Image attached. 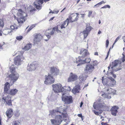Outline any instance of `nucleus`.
Wrapping results in <instances>:
<instances>
[{
    "label": "nucleus",
    "mask_w": 125,
    "mask_h": 125,
    "mask_svg": "<svg viewBox=\"0 0 125 125\" xmlns=\"http://www.w3.org/2000/svg\"><path fill=\"white\" fill-rule=\"evenodd\" d=\"M86 27L85 30L89 32L93 28L91 26H90V24L89 23H86Z\"/></svg>",
    "instance_id": "a878e982"
},
{
    "label": "nucleus",
    "mask_w": 125,
    "mask_h": 125,
    "mask_svg": "<svg viewBox=\"0 0 125 125\" xmlns=\"http://www.w3.org/2000/svg\"><path fill=\"white\" fill-rule=\"evenodd\" d=\"M7 116L9 118L11 117L13 114V110L12 109H8L6 112Z\"/></svg>",
    "instance_id": "4be33fe9"
},
{
    "label": "nucleus",
    "mask_w": 125,
    "mask_h": 125,
    "mask_svg": "<svg viewBox=\"0 0 125 125\" xmlns=\"http://www.w3.org/2000/svg\"><path fill=\"white\" fill-rule=\"evenodd\" d=\"M79 15V14L77 13H75V14H72V16H73L75 17H76L75 19H74L72 21L74 22L75 21H77L78 20L79 18L78 15Z\"/></svg>",
    "instance_id": "c85d7f7f"
},
{
    "label": "nucleus",
    "mask_w": 125,
    "mask_h": 125,
    "mask_svg": "<svg viewBox=\"0 0 125 125\" xmlns=\"http://www.w3.org/2000/svg\"><path fill=\"white\" fill-rule=\"evenodd\" d=\"M3 26V22L2 20L0 19V27H2Z\"/></svg>",
    "instance_id": "c03bdc74"
},
{
    "label": "nucleus",
    "mask_w": 125,
    "mask_h": 125,
    "mask_svg": "<svg viewBox=\"0 0 125 125\" xmlns=\"http://www.w3.org/2000/svg\"><path fill=\"white\" fill-rule=\"evenodd\" d=\"M55 79L53 77L52 75L49 73L48 75L45 76L44 83L46 84H51L55 82Z\"/></svg>",
    "instance_id": "0eeeda50"
},
{
    "label": "nucleus",
    "mask_w": 125,
    "mask_h": 125,
    "mask_svg": "<svg viewBox=\"0 0 125 125\" xmlns=\"http://www.w3.org/2000/svg\"><path fill=\"white\" fill-rule=\"evenodd\" d=\"M4 92L5 93L9 91V89L10 88V84L9 83L7 82L4 85Z\"/></svg>",
    "instance_id": "b1692460"
},
{
    "label": "nucleus",
    "mask_w": 125,
    "mask_h": 125,
    "mask_svg": "<svg viewBox=\"0 0 125 125\" xmlns=\"http://www.w3.org/2000/svg\"><path fill=\"white\" fill-rule=\"evenodd\" d=\"M18 16L21 17L18 21L19 24L23 23L25 21V17L27 16V15L25 12H24L21 9H19L18 10Z\"/></svg>",
    "instance_id": "20e7f679"
},
{
    "label": "nucleus",
    "mask_w": 125,
    "mask_h": 125,
    "mask_svg": "<svg viewBox=\"0 0 125 125\" xmlns=\"http://www.w3.org/2000/svg\"><path fill=\"white\" fill-rule=\"evenodd\" d=\"M101 124L102 125H109L108 124L105 123L103 122H102L101 123Z\"/></svg>",
    "instance_id": "6e6d98bb"
},
{
    "label": "nucleus",
    "mask_w": 125,
    "mask_h": 125,
    "mask_svg": "<svg viewBox=\"0 0 125 125\" xmlns=\"http://www.w3.org/2000/svg\"><path fill=\"white\" fill-rule=\"evenodd\" d=\"M43 0H38V3L34 2V7L37 9L40 10L42 8V6L40 5V3L41 4L43 3Z\"/></svg>",
    "instance_id": "a211bd4d"
},
{
    "label": "nucleus",
    "mask_w": 125,
    "mask_h": 125,
    "mask_svg": "<svg viewBox=\"0 0 125 125\" xmlns=\"http://www.w3.org/2000/svg\"><path fill=\"white\" fill-rule=\"evenodd\" d=\"M31 30V29L29 28V29L28 30L27 32H29Z\"/></svg>",
    "instance_id": "e2e57ef3"
},
{
    "label": "nucleus",
    "mask_w": 125,
    "mask_h": 125,
    "mask_svg": "<svg viewBox=\"0 0 125 125\" xmlns=\"http://www.w3.org/2000/svg\"><path fill=\"white\" fill-rule=\"evenodd\" d=\"M20 123L18 121H14L12 122V125H19Z\"/></svg>",
    "instance_id": "58836bf2"
},
{
    "label": "nucleus",
    "mask_w": 125,
    "mask_h": 125,
    "mask_svg": "<svg viewBox=\"0 0 125 125\" xmlns=\"http://www.w3.org/2000/svg\"><path fill=\"white\" fill-rule=\"evenodd\" d=\"M65 113L64 112V113H62L61 115H56L55 119L51 120L52 124L54 125H59L62 121V116L64 118H68V115Z\"/></svg>",
    "instance_id": "f03ea898"
},
{
    "label": "nucleus",
    "mask_w": 125,
    "mask_h": 125,
    "mask_svg": "<svg viewBox=\"0 0 125 125\" xmlns=\"http://www.w3.org/2000/svg\"><path fill=\"white\" fill-rule=\"evenodd\" d=\"M63 87H64L65 89H64V90H63V93L65 92L66 91H70L71 90V88L70 86H64Z\"/></svg>",
    "instance_id": "f704fd0d"
},
{
    "label": "nucleus",
    "mask_w": 125,
    "mask_h": 125,
    "mask_svg": "<svg viewBox=\"0 0 125 125\" xmlns=\"http://www.w3.org/2000/svg\"><path fill=\"white\" fill-rule=\"evenodd\" d=\"M32 47V45L31 44H28L25 45L23 49L25 50H28L30 49Z\"/></svg>",
    "instance_id": "cd10ccee"
},
{
    "label": "nucleus",
    "mask_w": 125,
    "mask_h": 125,
    "mask_svg": "<svg viewBox=\"0 0 125 125\" xmlns=\"http://www.w3.org/2000/svg\"><path fill=\"white\" fill-rule=\"evenodd\" d=\"M107 92L109 91L108 94L104 93L102 95L105 98L110 99L111 98L110 94H115L116 91L111 88H109L107 90Z\"/></svg>",
    "instance_id": "9d476101"
},
{
    "label": "nucleus",
    "mask_w": 125,
    "mask_h": 125,
    "mask_svg": "<svg viewBox=\"0 0 125 125\" xmlns=\"http://www.w3.org/2000/svg\"><path fill=\"white\" fill-rule=\"evenodd\" d=\"M110 73H111L112 74H113V76L114 77V78H116V75L113 74V72H111Z\"/></svg>",
    "instance_id": "864d4df0"
},
{
    "label": "nucleus",
    "mask_w": 125,
    "mask_h": 125,
    "mask_svg": "<svg viewBox=\"0 0 125 125\" xmlns=\"http://www.w3.org/2000/svg\"><path fill=\"white\" fill-rule=\"evenodd\" d=\"M12 31L11 30H6L4 31L3 32V33L5 35H6L8 34L9 33H11Z\"/></svg>",
    "instance_id": "72a5a7b5"
},
{
    "label": "nucleus",
    "mask_w": 125,
    "mask_h": 125,
    "mask_svg": "<svg viewBox=\"0 0 125 125\" xmlns=\"http://www.w3.org/2000/svg\"><path fill=\"white\" fill-rule=\"evenodd\" d=\"M78 116L80 117H81V118H82V115L81 114H79L78 115Z\"/></svg>",
    "instance_id": "052dcab7"
},
{
    "label": "nucleus",
    "mask_w": 125,
    "mask_h": 125,
    "mask_svg": "<svg viewBox=\"0 0 125 125\" xmlns=\"http://www.w3.org/2000/svg\"><path fill=\"white\" fill-rule=\"evenodd\" d=\"M96 62V61H94L93 63L87 65L84 68L85 72L87 73L92 72L94 69V67L96 64L94 63Z\"/></svg>",
    "instance_id": "6e6552de"
},
{
    "label": "nucleus",
    "mask_w": 125,
    "mask_h": 125,
    "mask_svg": "<svg viewBox=\"0 0 125 125\" xmlns=\"http://www.w3.org/2000/svg\"><path fill=\"white\" fill-rule=\"evenodd\" d=\"M109 44V41L108 40H107L106 41V48L107 47Z\"/></svg>",
    "instance_id": "3c124183"
},
{
    "label": "nucleus",
    "mask_w": 125,
    "mask_h": 125,
    "mask_svg": "<svg viewBox=\"0 0 125 125\" xmlns=\"http://www.w3.org/2000/svg\"><path fill=\"white\" fill-rule=\"evenodd\" d=\"M6 103L8 105L12 106V102L11 99H10L8 101L6 102Z\"/></svg>",
    "instance_id": "c9c22d12"
},
{
    "label": "nucleus",
    "mask_w": 125,
    "mask_h": 125,
    "mask_svg": "<svg viewBox=\"0 0 125 125\" xmlns=\"http://www.w3.org/2000/svg\"><path fill=\"white\" fill-rule=\"evenodd\" d=\"M122 55H123V58L125 59V55H124L123 53L122 54Z\"/></svg>",
    "instance_id": "774afa93"
},
{
    "label": "nucleus",
    "mask_w": 125,
    "mask_h": 125,
    "mask_svg": "<svg viewBox=\"0 0 125 125\" xmlns=\"http://www.w3.org/2000/svg\"><path fill=\"white\" fill-rule=\"evenodd\" d=\"M10 71L11 73H12L16 72H15V69L14 66V65H12L10 67Z\"/></svg>",
    "instance_id": "7c9ffc66"
},
{
    "label": "nucleus",
    "mask_w": 125,
    "mask_h": 125,
    "mask_svg": "<svg viewBox=\"0 0 125 125\" xmlns=\"http://www.w3.org/2000/svg\"><path fill=\"white\" fill-rule=\"evenodd\" d=\"M34 37V41L35 43H37L38 42H40L42 39V36L40 34H35Z\"/></svg>",
    "instance_id": "dca6fc26"
},
{
    "label": "nucleus",
    "mask_w": 125,
    "mask_h": 125,
    "mask_svg": "<svg viewBox=\"0 0 125 125\" xmlns=\"http://www.w3.org/2000/svg\"><path fill=\"white\" fill-rule=\"evenodd\" d=\"M2 99L4 100L6 102L7 101H8L9 100H10V99H11V98L10 95H8L6 97H3Z\"/></svg>",
    "instance_id": "473e14b6"
},
{
    "label": "nucleus",
    "mask_w": 125,
    "mask_h": 125,
    "mask_svg": "<svg viewBox=\"0 0 125 125\" xmlns=\"http://www.w3.org/2000/svg\"><path fill=\"white\" fill-rule=\"evenodd\" d=\"M80 88V86L79 84L75 86L72 90V92L74 94L79 92Z\"/></svg>",
    "instance_id": "412c9836"
},
{
    "label": "nucleus",
    "mask_w": 125,
    "mask_h": 125,
    "mask_svg": "<svg viewBox=\"0 0 125 125\" xmlns=\"http://www.w3.org/2000/svg\"><path fill=\"white\" fill-rule=\"evenodd\" d=\"M35 26V24H33L31 25L30 27L31 29H32Z\"/></svg>",
    "instance_id": "5fc2aeb1"
},
{
    "label": "nucleus",
    "mask_w": 125,
    "mask_h": 125,
    "mask_svg": "<svg viewBox=\"0 0 125 125\" xmlns=\"http://www.w3.org/2000/svg\"><path fill=\"white\" fill-rule=\"evenodd\" d=\"M66 110V109H63L62 106H61L59 107H57L56 109L50 111V115L52 117H54L57 113H59L62 114L65 112Z\"/></svg>",
    "instance_id": "39448f33"
},
{
    "label": "nucleus",
    "mask_w": 125,
    "mask_h": 125,
    "mask_svg": "<svg viewBox=\"0 0 125 125\" xmlns=\"http://www.w3.org/2000/svg\"><path fill=\"white\" fill-rule=\"evenodd\" d=\"M107 83H108L107 82ZM113 83V81L110 82V83H109L108 84V83H107V85L106 86H108L109 87H112V86H113L114 85H110L111 84H112Z\"/></svg>",
    "instance_id": "49530a36"
},
{
    "label": "nucleus",
    "mask_w": 125,
    "mask_h": 125,
    "mask_svg": "<svg viewBox=\"0 0 125 125\" xmlns=\"http://www.w3.org/2000/svg\"><path fill=\"white\" fill-rule=\"evenodd\" d=\"M123 41L125 42V36L123 37Z\"/></svg>",
    "instance_id": "680f3d73"
},
{
    "label": "nucleus",
    "mask_w": 125,
    "mask_h": 125,
    "mask_svg": "<svg viewBox=\"0 0 125 125\" xmlns=\"http://www.w3.org/2000/svg\"><path fill=\"white\" fill-rule=\"evenodd\" d=\"M93 111L94 112V114L96 115H99L100 114L99 113V112H96L94 110H93Z\"/></svg>",
    "instance_id": "de8ad7c7"
},
{
    "label": "nucleus",
    "mask_w": 125,
    "mask_h": 125,
    "mask_svg": "<svg viewBox=\"0 0 125 125\" xmlns=\"http://www.w3.org/2000/svg\"><path fill=\"white\" fill-rule=\"evenodd\" d=\"M65 93H62V99L65 104H69L73 101V98L71 96H67L65 95Z\"/></svg>",
    "instance_id": "1a4fd4ad"
},
{
    "label": "nucleus",
    "mask_w": 125,
    "mask_h": 125,
    "mask_svg": "<svg viewBox=\"0 0 125 125\" xmlns=\"http://www.w3.org/2000/svg\"><path fill=\"white\" fill-rule=\"evenodd\" d=\"M78 79L77 75L71 72L70 73L68 80V81L69 82H71L76 80Z\"/></svg>",
    "instance_id": "ddd939ff"
},
{
    "label": "nucleus",
    "mask_w": 125,
    "mask_h": 125,
    "mask_svg": "<svg viewBox=\"0 0 125 125\" xmlns=\"http://www.w3.org/2000/svg\"><path fill=\"white\" fill-rule=\"evenodd\" d=\"M87 76L85 74H82L79 77V79L80 81H83L85 80L87 78Z\"/></svg>",
    "instance_id": "bb28decb"
},
{
    "label": "nucleus",
    "mask_w": 125,
    "mask_h": 125,
    "mask_svg": "<svg viewBox=\"0 0 125 125\" xmlns=\"http://www.w3.org/2000/svg\"><path fill=\"white\" fill-rule=\"evenodd\" d=\"M69 19L67 18L66 20L61 25V29L63 28H65L67 25H68L69 23Z\"/></svg>",
    "instance_id": "393cba45"
},
{
    "label": "nucleus",
    "mask_w": 125,
    "mask_h": 125,
    "mask_svg": "<svg viewBox=\"0 0 125 125\" xmlns=\"http://www.w3.org/2000/svg\"><path fill=\"white\" fill-rule=\"evenodd\" d=\"M10 80L12 81V84L17 80L19 77V74L17 72L12 73L9 75Z\"/></svg>",
    "instance_id": "9b49d317"
},
{
    "label": "nucleus",
    "mask_w": 125,
    "mask_h": 125,
    "mask_svg": "<svg viewBox=\"0 0 125 125\" xmlns=\"http://www.w3.org/2000/svg\"><path fill=\"white\" fill-rule=\"evenodd\" d=\"M121 36H119L115 40L114 42L113 43V44L114 45L115 44L116 42L117 41L119 40V39L121 38Z\"/></svg>",
    "instance_id": "a18cd8bd"
},
{
    "label": "nucleus",
    "mask_w": 125,
    "mask_h": 125,
    "mask_svg": "<svg viewBox=\"0 0 125 125\" xmlns=\"http://www.w3.org/2000/svg\"><path fill=\"white\" fill-rule=\"evenodd\" d=\"M37 64H34L32 63L28 65L27 67V70L29 71L34 70L37 67Z\"/></svg>",
    "instance_id": "aec40b11"
},
{
    "label": "nucleus",
    "mask_w": 125,
    "mask_h": 125,
    "mask_svg": "<svg viewBox=\"0 0 125 125\" xmlns=\"http://www.w3.org/2000/svg\"><path fill=\"white\" fill-rule=\"evenodd\" d=\"M105 3L106 2H104V1L103 0L102 1L94 5V7L95 8V7H96V6H97V5H100L102 4Z\"/></svg>",
    "instance_id": "4c0bfd02"
},
{
    "label": "nucleus",
    "mask_w": 125,
    "mask_h": 125,
    "mask_svg": "<svg viewBox=\"0 0 125 125\" xmlns=\"http://www.w3.org/2000/svg\"><path fill=\"white\" fill-rule=\"evenodd\" d=\"M110 49H111V48H110V49L109 50V52H108L107 53V56L106 57V58H105V59H107L108 58V55H109V51H110Z\"/></svg>",
    "instance_id": "13d9d810"
},
{
    "label": "nucleus",
    "mask_w": 125,
    "mask_h": 125,
    "mask_svg": "<svg viewBox=\"0 0 125 125\" xmlns=\"http://www.w3.org/2000/svg\"><path fill=\"white\" fill-rule=\"evenodd\" d=\"M54 18V17H52L50 19V20H49V21H52V20Z\"/></svg>",
    "instance_id": "0e129e2a"
},
{
    "label": "nucleus",
    "mask_w": 125,
    "mask_h": 125,
    "mask_svg": "<svg viewBox=\"0 0 125 125\" xmlns=\"http://www.w3.org/2000/svg\"><path fill=\"white\" fill-rule=\"evenodd\" d=\"M111 65H111V64H110V65H109V66H108V71L107 72L108 73V72H109V70L110 69V67H111Z\"/></svg>",
    "instance_id": "4d7b16f0"
},
{
    "label": "nucleus",
    "mask_w": 125,
    "mask_h": 125,
    "mask_svg": "<svg viewBox=\"0 0 125 125\" xmlns=\"http://www.w3.org/2000/svg\"><path fill=\"white\" fill-rule=\"evenodd\" d=\"M15 114L17 116H18L20 115V113L19 111H17L15 113Z\"/></svg>",
    "instance_id": "603ef678"
},
{
    "label": "nucleus",
    "mask_w": 125,
    "mask_h": 125,
    "mask_svg": "<svg viewBox=\"0 0 125 125\" xmlns=\"http://www.w3.org/2000/svg\"><path fill=\"white\" fill-rule=\"evenodd\" d=\"M82 33H83V35L84 38H85L87 36L89 32L85 30Z\"/></svg>",
    "instance_id": "c756f323"
},
{
    "label": "nucleus",
    "mask_w": 125,
    "mask_h": 125,
    "mask_svg": "<svg viewBox=\"0 0 125 125\" xmlns=\"http://www.w3.org/2000/svg\"><path fill=\"white\" fill-rule=\"evenodd\" d=\"M54 34V32L53 30L52 29L47 30L46 31L45 34L47 38L49 39L51 37V36L53 35Z\"/></svg>",
    "instance_id": "6ab92c4d"
},
{
    "label": "nucleus",
    "mask_w": 125,
    "mask_h": 125,
    "mask_svg": "<svg viewBox=\"0 0 125 125\" xmlns=\"http://www.w3.org/2000/svg\"><path fill=\"white\" fill-rule=\"evenodd\" d=\"M101 31L100 30H99V31L98 32V34H100L101 33Z\"/></svg>",
    "instance_id": "338daca9"
},
{
    "label": "nucleus",
    "mask_w": 125,
    "mask_h": 125,
    "mask_svg": "<svg viewBox=\"0 0 125 125\" xmlns=\"http://www.w3.org/2000/svg\"><path fill=\"white\" fill-rule=\"evenodd\" d=\"M53 89L54 92L56 93L60 92L63 93V90H64L65 88L63 87H62V85L60 83L57 84L52 85Z\"/></svg>",
    "instance_id": "423d86ee"
},
{
    "label": "nucleus",
    "mask_w": 125,
    "mask_h": 125,
    "mask_svg": "<svg viewBox=\"0 0 125 125\" xmlns=\"http://www.w3.org/2000/svg\"><path fill=\"white\" fill-rule=\"evenodd\" d=\"M108 8L109 9H110V6L109 5H104V6L102 7L101 8V9L106 8Z\"/></svg>",
    "instance_id": "37998d69"
},
{
    "label": "nucleus",
    "mask_w": 125,
    "mask_h": 125,
    "mask_svg": "<svg viewBox=\"0 0 125 125\" xmlns=\"http://www.w3.org/2000/svg\"><path fill=\"white\" fill-rule=\"evenodd\" d=\"M94 55H98V53L97 52H96L94 53Z\"/></svg>",
    "instance_id": "69168bd1"
},
{
    "label": "nucleus",
    "mask_w": 125,
    "mask_h": 125,
    "mask_svg": "<svg viewBox=\"0 0 125 125\" xmlns=\"http://www.w3.org/2000/svg\"><path fill=\"white\" fill-rule=\"evenodd\" d=\"M119 109V107L117 106H114L112 107L110 110L111 114L114 116L117 115L118 111L117 110Z\"/></svg>",
    "instance_id": "4468645a"
},
{
    "label": "nucleus",
    "mask_w": 125,
    "mask_h": 125,
    "mask_svg": "<svg viewBox=\"0 0 125 125\" xmlns=\"http://www.w3.org/2000/svg\"><path fill=\"white\" fill-rule=\"evenodd\" d=\"M35 9L34 8H33V9H32L31 10H30V12L31 13L32 11H33L35 10Z\"/></svg>",
    "instance_id": "bf43d9fd"
},
{
    "label": "nucleus",
    "mask_w": 125,
    "mask_h": 125,
    "mask_svg": "<svg viewBox=\"0 0 125 125\" xmlns=\"http://www.w3.org/2000/svg\"><path fill=\"white\" fill-rule=\"evenodd\" d=\"M121 62L118 60H115L112 62L111 69L113 72H116L121 69L120 65Z\"/></svg>",
    "instance_id": "7ed1b4c3"
},
{
    "label": "nucleus",
    "mask_w": 125,
    "mask_h": 125,
    "mask_svg": "<svg viewBox=\"0 0 125 125\" xmlns=\"http://www.w3.org/2000/svg\"><path fill=\"white\" fill-rule=\"evenodd\" d=\"M53 30L54 31V33L55 31H56L58 32H61V31L58 29L57 27H54L53 28Z\"/></svg>",
    "instance_id": "e433bc0d"
},
{
    "label": "nucleus",
    "mask_w": 125,
    "mask_h": 125,
    "mask_svg": "<svg viewBox=\"0 0 125 125\" xmlns=\"http://www.w3.org/2000/svg\"><path fill=\"white\" fill-rule=\"evenodd\" d=\"M18 90L16 89H11L7 92V93L9 94L13 95L17 93Z\"/></svg>",
    "instance_id": "5701e85b"
},
{
    "label": "nucleus",
    "mask_w": 125,
    "mask_h": 125,
    "mask_svg": "<svg viewBox=\"0 0 125 125\" xmlns=\"http://www.w3.org/2000/svg\"><path fill=\"white\" fill-rule=\"evenodd\" d=\"M24 58L22 56H17L14 59V62L15 65H18L21 64Z\"/></svg>",
    "instance_id": "f8f14e48"
},
{
    "label": "nucleus",
    "mask_w": 125,
    "mask_h": 125,
    "mask_svg": "<svg viewBox=\"0 0 125 125\" xmlns=\"http://www.w3.org/2000/svg\"><path fill=\"white\" fill-rule=\"evenodd\" d=\"M50 73L53 75H57L58 74L59 71V70L54 67H50Z\"/></svg>",
    "instance_id": "2eb2a0df"
},
{
    "label": "nucleus",
    "mask_w": 125,
    "mask_h": 125,
    "mask_svg": "<svg viewBox=\"0 0 125 125\" xmlns=\"http://www.w3.org/2000/svg\"><path fill=\"white\" fill-rule=\"evenodd\" d=\"M16 26L15 25H11L10 26V28L12 30L17 29H18V27Z\"/></svg>",
    "instance_id": "79ce46f5"
},
{
    "label": "nucleus",
    "mask_w": 125,
    "mask_h": 125,
    "mask_svg": "<svg viewBox=\"0 0 125 125\" xmlns=\"http://www.w3.org/2000/svg\"><path fill=\"white\" fill-rule=\"evenodd\" d=\"M93 107L95 109L98 110L100 111H102L103 109H102L103 105L101 103L97 104L96 105L95 103H94L93 105Z\"/></svg>",
    "instance_id": "f3484780"
},
{
    "label": "nucleus",
    "mask_w": 125,
    "mask_h": 125,
    "mask_svg": "<svg viewBox=\"0 0 125 125\" xmlns=\"http://www.w3.org/2000/svg\"><path fill=\"white\" fill-rule=\"evenodd\" d=\"M111 81L110 82L113 81V84L110 85H115L116 84V82L115 79H113L112 77H110L108 78Z\"/></svg>",
    "instance_id": "2f4dec72"
},
{
    "label": "nucleus",
    "mask_w": 125,
    "mask_h": 125,
    "mask_svg": "<svg viewBox=\"0 0 125 125\" xmlns=\"http://www.w3.org/2000/svg\"><path fill=\"white\" fill-rule=\"evenodd\" d=\"M80 53L81 55V56H79L78 58L76 59V63H79L77 65V66H79L81 64L86 63L90 62L91 61V59L90 58H86L87 55L89 54V53L87 50L86 49H81Z\"/></svg>",
    "instance_id": "f257e3e1"
},
{
    "label": "nucleus",
    "mask_w": 125,
    "mask_h": 125,
    "mask_svg": "<svg viewBox=\"0 0 125 125\" xmlns=\"http://www.w3.org/2000/svg\"><path fill=\"white\" fill-rule=\"evenodd\" d=\"M92 11H89V12H88V16L89 17H90L91 16L92 14Z\"/></svg>",
    "instance_id": "8fccbe9b"
},
{
    "label": "nucleus",
    "mask_w": 125,
    "mask_h": 125,
    "mask_svg": "<svg viewBox=\"0 0 125 125\" xmlns=\"http://www.w3.org/2000/svg\"><path fill=\"white\" fill-rule=\"evenodd\" d=\"M102 82L103 83V84L104 85H107V83H104V77H103L102 78Z\"/></svg>",
    "instance_id": "09e8293b"
},
{
    "label": "nucleus",
    "mask_w": 125,
    "mask_h": 125,
    "mask_svg": "<svg viewBox=\"0 0 125 125\" xmlns=\"http://www.w3.org/2000/svg\"><path fill=\"white\" fill-rule=\"evenodd\" d=\"M74 16H72V14L71 15V16H69V18L68 19H69V20H70V22H73V21H72L74 19H73V17Z\"/></svg>",
    "instance_id": "ea45409f"
},
{
    "label": "nucleus",
    "mask_w": 125,
    "mask_h": 125,
    "mask_svg": "<svg viewBox=\"0 0 125 125\" xmlns=\"http://www.w3.org/2000/svg\"><path fill=\"white\" fill-rule=\"evenodd\" d=\"M23 38V37L21 36H20L16 37V39L20 41L22 40Z\"/></svg>",
    "instance_id": "a19ab883"
}]
</instances>
